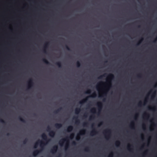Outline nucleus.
<instances>
[{"mask_svg":"<svg viewBox=\"0 0 157 157\" xmlns=\"http://www.w3.org/2000/svg\"><path fill=\"white\" fill-rule=\"evenodd\" d=\"M34 116H36V114H34Z\"/></svg>","mask_w":157,"mask_h":157,"instance_id":"obj_57","label":"nucleus"},{"mask_svg":"<svg viewBox=\"0 0 157 157\" xmlns=\"http://www.w3.org/2000/svg\"><path fill=\"white\" fill-rule=\"evenodd\" d=\"M10 135V134L9 133H7V134H6V136H9Z\"/></svg>","mask_w":157,"mask_h":157,"instance_id":"obj_50","label":"nucleus"},{"mask_svg":"<svg viewBox=\"0 0 157 157\" xmlns=\"http://www.w3.org/2000/svg\"><path fill=\"white\" fill-rule=\"evenodd\" d=\"M100 97H102L103 96L102 95H100L99 96Z\"/></svg>","mask_w":157,"mask_h":157,"instance_id":"obj_60","label":"nucleus"},{"mask_svg":"<svg viewBox=\"0 0 157 157\" xmlns=\"http://www.w3.org/2000/svg\"><path fill=\"white\" fill-rule=\"evenodd\" d=\"M69 146V144H67L65 146V148L66 150H67V149L68 147Z\"/></svg>","mask_w":157,"mask_h":157,"instance_id":"obj_35","label":"nucleus"},{"mask_svg":"<svg viewBox=\"0 0 157 157\" xmlns=\"http://www.w3.org/2000/svg\"><path fill=\"white\" fill-rule=\"evenodd\" d=\"M120 142L119 141H116L115 143V145L117 147L120 145Z\"/></svg>","mask_w":157,"mask_h":157,"instance_id":"obj_25","label":"nucleus"},{"mask_svg":"<svg viewBox=\"0 0 157 157\" xmlns=\"http://www.w3.org/2000/svg\"><path fill=\"white\" fill-rule=\"evenodd\" d=\"M0 122L4 124H6V122L3 120L2 119H0Z\"/></svg>","mask_w":157,"mask_h":157,"instance_id":"obj_30","label":"nucleus"},{"mask_svg":"<svg viewBox=\"0 0 157 157\" xmlns=\"http://www.w3.org/2000/svg\"><path fill=\"white\" fill-rule=\"evenodd\" d=\"M80 111V108H77L75 109V113L76 114H78Z\"/></svg>","mask_w":157,"mask_h":157,"instance_id":"obj_20","label":"nucleus"},{"mask_svg":"<svg viewBox=\"0 0 157 157\" xmlns=\"http://www.w3.org/2000/svg\"><path fill=\"white\" fill-rule=\"evenodd\" d=\"M41 150H36L33 151V155L34 156H36L41 152Z\"/></svg>","mask_w":157,"mask_h":157,"instance_id":"obj_10","label":"nucleus"},{"mask_svg":"<svg viewBox=\"0 0 157 157\" xmlns=\"http://www.w3.org/2000/svg\"><path fill=\"white\" fill-rule=\"evenodd\" d=\"M93 125H94V124H92V128H93Z\"/></svg>","mask_w":157,"mask_h":157,"instance_id":"obj_58","label":"nucleus"},{"mask_svg":"<svg viewBox=\"0 0 157 157\" xmlns=\"http://www.w3.org/2000/svg\"><path fill=\"white\" fill-rule=\"evenodd\" d=\"M72 144L74 145H75L76 144V143L75 142V141H73L72 142Z\"/></svg>","mask_w":157,"mask_h":157,"instance_id":"obj_42","label":"nucleus"},{"mask_svg":"<svg viewBox=\"0 0 157 157\" xmlns=\"http://www.w3.org/2000/svg\"><path fill=\"white\" fill-rule=\"evenodd\" d=\"M51 128L49 126H48L47 128V131L49 132V136L51 137H53L55 135V132L53 131H51Z\"/></svg>","mask_w":157,"mask_h":157,"instance_id":"obj_3","label":"nucleus"},{"mask_svg":"<svg viewBox=\"0 0 157 157\" xmlns=\"http://www.w3.org/2000/svg\"><path fill=\"white\" fill-rule=\"evenodd\" d=\"M157 40V38H156L155 40L153 41V42L155 43Z\"/></svg>","mask_w":157,"mask_h":157,"instance_id":"obj_43","label":"nucleus"},{"mask_svg":"<svg viewBox=\"0 0 157 157\" xmlns=\"http://www.w3.org/2000/svg\"><path fill=\"white\" fill-rule=\"evenodd\" d=\"M107 82H108V83L109 84H110L111 85V82L110 81H107Z\"/></svg>","mask_w":157,"mask_h":157,"instance_id":"obj_51","label":"nucleus"},{"mask_svg":"<svg viewBox=\"0 0 157 157\" xmlns=\"http://www.w3.org/2000/svg\"><path fill=\"white\" fill-rule=\"evenodd\" d=\"M62 124L60 123H56L55 124V127L57 128H59L62 127Z\"/></svg>","mask_w":157,"mask_h":157,"instance_id":"obj_14","label":"nucleus"},{"mask_svg":"<svg viewBox=\"0 0 157 157\" xmlns=\"http://www.w3.org/2000/svg\"><path fill=\"white\" fill-rule=\"evenodd\" d=\"M74 134L73 133H72L70 135V137H66V139H63L60 140L59 142V144L61 146H63L64 141H67V140L68 138H70L71 139H72L74 137Z\"/></svg>","mask_w":157,"mask_h":157,"instance_id":"obj_2","label":"nucleus"},{"mask_svg":"<svg viewBox=\"0 0 157 157\" xmlns=\"http://www.w3.org/2000/svg\"><path fill=\"white\" fill-rule=\"evenodd\" d=\"M148 109L149 110H154V108L151 107H148Z\"/></svg>","mask_w":157,"mask_h":157,"instance_id":"obj_39","label":"nucleus"},{"mask_svg":"<svg viewBox=\"0 0 157 157\" xmlns=\"http://www.w3.org/2000/svg\"><path fill=\"white\" fill-rule=\"evenodd\" d=\"M130 126L132 128H134V123L133 121L131 122V124L130 125Z\"/></svg>","mask_w":157,"mask_h":157,"instance_id":"obj_23","label":"nucleus"},{"mask_svg":"<svg viewBox=\"0 0 157 157\" xmlns=\"http://www.w3.org/2000/svg\"><path fill=\"white\" fill-rule=\"evenodd\" d=\"M96 87H97V89H98V86H97Z\"/></svg>","mask_w":157,"mask_h":157,"instance_id":"obj_62","label":"nucleus"},{"mask_svg":"<svg viewBox=\"0 0 157 157\" xmlns=\"http://www.w3.org/2000/svg\"><path fill=\"white\" fill-rule=\"evenodd\" d=\"M130 147H131V145H128V147H127L128 149H129L130 148Z\"/></svg>","mask_w":157,"mask_h":157,"instance_id":"obj_45","label":"nucleus"},{"mask_svg":"<svg viewBox=\"0 0 157 157\" xmlns=\"http://www.w3.org/2000/svg\"><path fill=\"white\" fill-rule=\"evenodd\" d=\"M81 64L80 62L78 61L76 63V66L77 67H79L80 66Z\"/></svg>","mask_w":157,"mask_h":157,"instance_id":"obj_27","label":"nucleus"},{"mask_svg":"<svg viewBox=\"0 0 157 157\" xmlns=\"http://www.w3.org/2000/svg\"><path fill=\"white\" fill-rule=\"evenodd\" d=\"M41 137L42 139L46 142L45 143L39 140H38L37 142H36L34 145V148H36L39 144H40V146L42 149H43L44 146L47 144L48 142L50 140V139H48L47 138V136L44 133L41 135Z\"/></svg>","mask_w":157,"mask_h":157,"instance_id":"obj_1","label":"nucleus"},{"mask_svg":"<svg viewBox=\"0 0 157 157\" xmlns=\"http://www.w3.org/2000/svg\"><path fill=\"white\" fill-rule=\"evenodd\" d=\"M157 85V82L156 83V84L155 86V87Z\"/></svg>","mask_w":157,"mask_h":157,"instance_id":"obj_63","label":"nucleus"},{"mask_svg":"<svg viewBox=\"0 0 157 157\" xmlns=\"http://www.w3.org/2000/svg\"><path fill=\"white\" fill-rule=\"evenodd\" d=\"M104 133L105 134V138L107 139L109 137L111 130L109 129H107L104 131Z\"/></svg>","mask_w":157,"mask_h":157,"instance_id":"obj_4","label":"nucleus"},{"mask_svg":"<svg viewBox=\"0 0 157 157\" xmlns=\"http://www.w3.org/2000/svg\"><path fill=\"white\" fill-rule=\"evenodd\" d=\"M80 123V121L78 120H76V124H78Z\"/></svg>","mask_w":157,"mask_h":157,"instance_id":"obj_36","label":"nucleus"},{"mask_svg":"<svg viewBox=\"0 0 157 157\" xmlns=\"http://www.w3.org/2000/svg\"><path fill=\"white\" fill-rule=\"evenodd\" d=\"M97 105L98 107V110L99 112H100L102 107V104L101 102H98L97 103Z\"/></svg>","mask_w":157,"mask_h":157,"instance_id":"obj_8","label":"nucleus"},{"mask_svg":"<svg viewBox=\"0 0 157 157\" xmlns=\"http://www.w3.org/2000/svg\"><path fill=\"white\" fill-rule=\"evenodd\" d=\"M105 98H104V99H103V101H105Z\"/></svg>","mask_w":157,"mask_h":157,"instance_id":"obj_56","label":"nucleus"},{"mask_svg":"<svg viewBox=\"0 0 157 157\" xmlns=\"http://www.w3.org/2000/svg\"><path fill=\"white\" fill-rule=\"evenodd\" d=\"M94 116L93 115H92L90 117V120H91L92 119H94Z\"/></svg>","mask_w":157,"mask_h":157,"instance_id":"obj_38","label":"nucleus"},{"mask_svg":"<svg viewBox=\"0 0 157 157\" xmlns=\"http://www.w3.org/2000/svg\"><path fill=\"white\" fill-rule=\"evenodd\" d=\"M49 43L48 42H46L44 46V48L43 50V51L44 53H46V49L48 48L49 45Z\"/></svg>","mask_w":157,"mask_h":157,"instance_id":"obj_9","label":"nucleus"},{"mask_svg":"<svg viewBox=\"0 0 157 157\" xmlns=\"http://www.w3.org/2000/svg\"><path fill=\"white\" fill-rule=\"evenodd\" d=\"M100 83H103V82H100Z\"/></svg>","mask_w":157,"mask_h":157,"instance_id":"obj_59","label":"nucleus"},{"mask_svg":"<svg viewBox=\"0 0 157 157\" xmlns=\"http://www.w3.org/2000/svg\"><path fill=\"white\" fill-rule=\"evenodd\" d=\"M144 115L145 116H149V115L148 114H147V113H144Z\"/></svg>","mask_w":157,"mask_h":157,"instance_id":"obj_44","label":"nucleus"},{"mask_svg":"<svg viewBox=\"0 0 157 157\" xmlns=\"http://www.w3.org/2000/svg\"><path fill=\"white\" fill-rule=\"evenodd\" d=\"M91 92V90L90 89H88L85 92L86 94H90Z\"/></svg>","mask_w":157,"mask_h":157,"instance_id":"obj_26","label":"nucleus"},{"mask_svg":"<svg viewBox=\"0 0 157 157\" xmlns=\"http://www.w3.org/2000/svg\"><path fill=\"white\" fill-rule=\"evenodd\" d=\"M85 131L86 130L85 129H82L81 130L80 132L78 134L77 136V137H76V140H79L80 138V135L84 134L85 132Z\"/></svg>","mask_w":157,"mask_h":157,"instance_id":"obj_7","label":"nucleus"},{"mask_svg":"<svg viewBox=\"0 0 157 157\" xmlns=\"http://www.w3.org/2000/svg\"><path fill=\"white\" fill-rule=\"evenodd\" d=\"M143 38H142L138 42L137 44V45H139L140 43L141 42L143 41Z\"/></svg>","mask_w":157,"mask_h":157,"instance_id":"obj_28","label":"nucleus"},{"mask_svg":"<svg viewBox=\"0 0 157 157\" xmlns=\"http://www.w3.org/2000/svg\"><path fill=\"white\" fill-rule=\"evenodd\" d=\"M103 124V122H101L99 124H98V126H100V125H102Z\"/></svg>","mask_w":157,"mask_h":157,"instance_id":"obj_41","label":"nucleus"},{"mask_svg":"<svg viewBox=\"0 0 157 157\" xmlns=\"http://www.w3.org/2000/svg\"><path fill=\"white\" fill-rule=\"evenodd\" d=\"M142 104V102L141 101H140L139 102V103L138 104V105L139 106H141V105Z\"/></svg>","mask_w":157,"mask_h":157,"instance_id":"obj_40","label":"nucleus"},{"mask_svg":"<svg viewBox=\"0 0 157 157\" xmlns=\"http://www.w3.org/2000/svg\"><path fill=\"white\" fill-rule=\"evenodd\" d=\"M113 152H111L108 155V157H113Z\"/></svg>","mask_w":157,"mask_h":157,"instance_id":"obj_29","label":"nucleus"},{"mask_svg":"<svg viewBox=\"0 0 157 157\" xmlns=\"http://www.w3.org/2000/svg\"><path fill=\"white\" fill-rule=\"evenodd\" d=\"M62 109V108H61V107L60 108H59L57 110L55 111L54 112V113H56V114L57 113H59V112H60Z\"/></svg>","mask_w":157,"mask_h":157,"instance_id":"obj_21","label":"nucleus"},{"mask_svg":"<svg viewBox=\"0 0 157 157\" xmlns=\"http://www.w3.org/2000/svg\"><path fill=\"white\" fill-rule=\"evenodd\" d=\"M105 63L107 62V61H105Z\"/></svg>","mask_w":157,"mask_h":157,"instance_id":"obj_64","label":"nucleus"},{"mask_svg":"<svg viewBox=\"0 0 157 157\" xmlns=\"http://www.w3.org/2000/svg\"><path fill=\"white\" fill-rule=\"evenodd\" d=\"M147 152V151H145V152L144 153V154H143V157H144V154H145Z\"/></svg>","mask_w":157,"mask_h":157,"instance_id":"obj_47","label":"nucleus"},{"mask_svg":"<svg viewBox=\"0 0 157 157\" xmlns=\"http://www.w3.org/2000/svg\"><path fill=\"white\" fill-rule=\"evenodd\" d=\"M57 157H60V155L59 154L58 156H57Z\"/></svg>","mask_w":157,"mask_h":157,"instance_id":"obj_55","label":"nucleus"},{"mask_svg":"<svg viewBox=\"0 0 157 157\" xmlns=\"http://www.w3.org/2000/svg\"><path fill=\"white\" fill-rule=\"evenodd\" d=\"M42 61H43L44 63H45V64L48 65H50V63L45 58H43L42 59Z\"/></svg>","mask_w":157,"mask_h":157,"instance_id":"obj_15","label":"nucleus"},{"mask_svg":"<svg viewBox=\"0 0 157 157\" xmlns=\"http://www.w3.org/2000/svg\"><path fill=\"white\" fill-rule=\"evenodd\" d=\"M107 75L106 74H104L100 76L98 78V79H101L103 77H105Z\"/></svg>","mask_w":157,"mask_h":157,"instance_id":"obj_19","label":"nucleus"},{"mask_svg":"<svg viewBox=\"0 0 157 157\" xmlns=\"http://www.w3.org/2000/svg\"><path fill=\"white\" fill-rule=\"evenodd\" d=\"M97 133V132L95 128H93L92 130L90 132V135L91 136H93Z\"/></svg>","mask_w":157,"mask_h":157,"instance_id":"obj_12","label":"nucleus"},{"mask_svg":"<svg viewBox=\"0 0 157 157\" xmlns=\"http://www.w3.org/2000/svg\"><path fill=\"white\" fill-rule=\"evenodd\" d=\"M89 150V148L88 147H87L84 149V151H88Z\"/></svg>","mask_w":157,"mask_h":157,"instance_id":"obj_33","label":"nucleus"},{"mask_svg":"<svg viewBox=\"0 0 157 157\" xmlns=\"http://www.w3.org/2000/svg\"><path fill=\"white\" fill-rule=\"evenodd\" d=\"M97 94L95 92L92 93V94L89 96L90 97H95L96 96Z\"/></svg>","mask_w":157,"mask_h":157,"instance_id":"obj_22","label":"nucleus"},{"mask_svg":"<svg viewBox=\"0 0 157 157\" xmlns=\"http://www.w3.org/2000/svg\"><path fill=\"white\" fill-rule=\"evenodd\" d=\"M58 149V147L57 145L54 146L50 150V152L52 154L55 153Z\"/></svg>","mask_w":157,"mask_h":157,"instance_id":"obj_5","label":"nucleus"},{"mask_svg":"<svg viewBox=\"0 0 157 157\" xmlns=\"http://www.w3.org/2000/svg\"><path fill=\"white\" fill-rule=\"evenodd\" d=\"M137 77L139 78H141V74H138L137 75Z\"/></svg>","mask_w":157,"mask_h":157,"instance_id":"obj_37","label":"nucleus"},{"mask_svg":"<svg viewBox=\"0 0 157 157\" xmlns=\"http://www.w3.org/2000/svg\"><path fill=\"white\" fill-rule=\"evenodd\" d=\"M114 75L112 74H110L108 75V78L111 80L113 79L114 78Z\"/></svg>","mask_w":157,"mask_h":157,"instance_id":"obj_16","label":"nucleus"},{"mask_svg":"<svg viewBox=\"0 0 157 157\" xmlns=\"http://www.w3.org/2000/svg\"><path fill=\"white\" fill-rule=\"evenodd\" d=\"M138 114H136V116H135V120H136V117H137V116H138Z\"/></svg>","mask_w":157,"mask_h":157,"instance_id":"obj_46","label":"nucleus"},{"mask_svg":"<svg viewBox=\"0 0 157 157\" xmlns=\"http://www.w3.org/2000/svg\"><path fill=\"white\" fill-rule=\"evenodd\" d=\"M18 119L21 121L23 122V123H25L26 121L25 119H24L23 118H22L21 117H18Z\"/></svg>","mask_w":157,"mask_h":157,"instance_id":"obj_18","label":"nucleus"},{"mask_svg":"<svg viewBox=\"0 0 157 157\" xmlns=\"http://www.w3.org/2000/svg\"><path fill=\"white\" fill-rule=\"evenodd\" d=\"M65 48H66L68 50V51H71V49H70V48H69V47L67 45H65Z\"/></svg>","mask_w":157,"mask_h":157,"instance_id":"obj_32","label":"nucleus"},{"mask_svg":"<svg viewBox=\"0 0 157 157\" xmlns=\"http://www.w3.org/2000/svg\"><path fill=\"white\" fill-rule=\"evenodd\" d=\"M140 25H139V26H138V28H140Z\"/></svg>","mask_w":157,"mask_h":157,"instance_id":"obj_61","label":"nucleus"},{"mask_svg":"<svg viewBox=\"0 0 157 157\" xmlns=\"http://www.w3.org/2000/svg\"><path fill=\"white\" fill-rule=\"evenodd\" d=\"M96 109L95 108H92L91 110V112H92L93 113H96Z\"/></svg>","mask_w":157,"mask_h":157,"instance_id":"obj_24","label":"nucleus"},{"mask_svg":"<svg viewBox=\"0 0 157 157\" xmlns=\"http://www.w3.org/2000/svg\"><path fill=\"white\" fill-rule=\"evenodd\" d=\"M33 83L32 78H30L28 82V89L30 88L33 86Z\"/></svg>","mask_w":157,"mask_h":157,"instance_id":"obj_6","label":"nucleus"},{"mask_svg":"<svg viewBox=\"0 0 157 157\" xmlns=\"http://www.w3.org/2000/svg\"><path fill=\"white\" fill-rule=\"evenodd\" d=\"M56 64L57 66L59 67L60 68L62 67L61 63L60 62H56Z\"/></svg>","mask_w":157,"mask_h":157,"instance_id":"obj_17","label":"nucleus"},{"mask_svg":"<svg viewBox=\"0 0 157 157\" xmlns=\"http://www.w3.org/2000/svg\"><path fill=\"white\" fill-rule=\"evenodd\" d=\"M88 124V123L87 122H84L83 123V125L84 126H87Z\"/></svg>","mask_w":157,"mask_h":157,"instance_id":"obj_31","label":"nucleus"},{"mask_svg":"<svg viewBox=\"0 0 157 157\" xmlns=\"http://www.w3.org/2000/svg\"><path fill=\"white\" fill-rule=\"evenodd\" d=\"M73 129V127L72 126H69L67 129V131L68 132H70L72 131Z\"/></svg>","mask_w":157,"mask_h":157,"instance_id":"obj_13","label":"nucleus"},{"mask_svg":"<svg viewBox=\"0 0 157 157\" xmlns=\"http://www.w3.org/2000/svg\"><path fill=\"white\" fill-rule=\"evenodd\" d=\"M104 94L105 95L106 94V92H104Z\"/></svg>","mask_w":157,"mask_h":157,"instance_id":"obj_53","label":"nucleus"},{"mask_svg":"<svg viewBox=\"0 0 157 157\" xmlns=\"http://www.w3.org/2000/svg\"><path fill=\"white\" fill-rule=\"evenodd\" d=\"M77 119V117H73V119H74L76 120Z\"/></svg>","mask_w":157,"mask_h":157,"instance_id":"obj_49","label":"nucleus"},{"mask_svg":"<svg viewBox=\"0 0 157 157\" xmlns=\"http://www.w3.org/2000/svg\"><path fill=\"white\" fill-rule=\"evenodd\" d=\"M84 117H87V115H86V114H85V115H84Z\"/></svg>","mask_w":157,"mask_h":157,"instance_id":"obj_54","label":"nucleus"},{"mask_svg":"<svg viewBox=\"0 0 157 157\" xmlns=\"http://www.w3.org/2000/svg\"><path fill=\"white\" fill-rule=\"evenodd\" d=\"M88 98H89V97H86L85 98H84V99H82V100L81 101H80L79 102V103L80 104L82 105L83 103L86 102L88 100Z\"/></svg>","mask_w":157,"mask_h":157,"instance_id":"obj_11","label":"nucleus"},{"mask_svg":"<svg viewBox=\"0 0 157 157\" xmlns=\"http://www.w3.org/2000/svg\"><path fill=\"white\" fill-rule=\"evenodd\" d=\"M147 101L146 100H145L144 101V105L147 102Z\"/></svg>","mask_w":157,"mask_h":157,"instance_id":"obj_52","label":"nucleus"},{"mask_svg":"<svg viewBox=\"0 0 157 157\" xmlns=\"http://www.w3.org/2000/svg\"><path fill=\"white\" fill-rule=\"evenodd\" d=\"M28 141V139H25L23 141V143L24 144H26V143Z\"/></svg>","mask_w":157,"mask_h":157,"instance_id":"obj_34","label":"nucleus"},{"mask_svg":"<svg viewBox=\"0 0 157 157\" xmlns=\"http://www.w3.org/2000/svg\"><path fill=\"white\" fill-rule=\"evenodd\" d=\"M145 124H143V129L145 130V128H144V127H145Z\"/></svg>","mask_w":157,"mask_h":157,"instance_id":"obj_48","label":"nucleus"}]
</instances>
